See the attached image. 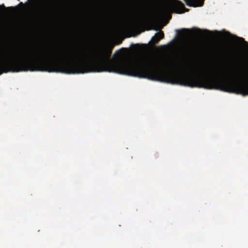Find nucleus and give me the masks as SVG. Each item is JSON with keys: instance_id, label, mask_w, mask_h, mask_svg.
<instances>
[{"instance_id": "nucleus-1", "label": "nucleus", "mask_w": 248, "mask_h": 248, "mask_svg": "<svg viewBox=\"0 0 248 248\" xmlns=\"http://www.w3.org/2000/svg\"><path fill=\"white\" fill-rule=\"evenodd\" d=\"M0 16H42V0H28L8 7L0 5Z\"/></svg>"}, {"instance_id": "nucleus-2", "label": "nucleus", "mask_w": 248, "mask_h": 248, "mask_svg": "<svg viewBox=\"0 0 248 248\" xmlns=\"http://www.w3.org/2000/svg\"><path fill=\"white\" fill-rule=\"evenodd\" d=\"M159 6L162 10L166 12H170L173 6V2L170 0H165L160 3Z\"/></svg>"}, {"instance_id": "nucleus-3", "label": "nucleus", "mask_w": 248, "mask_h": 248, "mask_svg": "<svg viewBox=\"0 0 248 248\" xmlns=\"http://www.w3.org/2000/svg\"><path fill=\"white\" fill-rule=\"evenodd\" d=\"M221 32H224V35H226L229 36H232V37L237 39L240 42L242 43L244 45L246 46L248 48V43L247 41H246L244 40V39L242 37H239L235 35H232L229 31H225V30H223L221 32L217 31H214V33L217 35H220L221 34Z\"/></svg>"}, {"instance_id": "nucleus-4", "label": "nucleus", "mask_w": 248, "mask_h": 248, "mask_svg": "<svg viewBox=\"0 0 248 248\" xmlns=\"http://www.w3.org/2000/svg\"><path fill=\"white\" fill-rule=\"evenodd\" d=\"M204 0H190L191 5L194 7L201 6L203 3Z\"/></svg>"}, {"instance_id": "nucleus-5", "label": "nucleus", "mask_w": 248, "mask_h": 248, "mask_svg": "<svg viewBox=\"0 0 248 248\" xmlns=\"http://www.w3.org/2000/svg\"><path fill=\"white\" fill-rule=\"evenodd\" d=\"M176 31L178 35L185 36L188 33L189 31L188 29H184L182 30H176Z\"/></svg>"}, {"instance_id": "nucleus-6", "label": "nucleus", "mask_w": 248, "mask_h": 248, "mask_svg": "<svg viewBox=\"0 0 248 248\" xmlns=\"http://www.w3.org/2000/svg\"><path fill=\"white\" fill-rule=\"evenodd\" d=\"M126 48H122L121 49H119V50L116 51V53H118V55H122L124 53V51H125Z\"/></svg>"}, {"instance_id": "nucleus-7", "label": "nucleus", "mask_w": 248, "mask_h": 248, "mask_svg": "<svg viewBox=\"0 0 248 248\" xmlns=\"http://www.w3.org/2000/svg\"><path fill=\"white\" fill-rule=\"evenodd\" d=\"M203 32L205 33L206 34H207V35H209V34H211V33H212V32L211 31H209L208 30H205L203 31Z\"/></svg>"}, {"instance_id": "nucleus-8", "label": "nucleus", "mask_w": 248, "mask_h": 248, "mask_svg": "<svg viewBox=\"0 0 248 248\" xmlns=\"http://www.w3.org/2000/svg\"><path fill=\"white\" fill-rule=\"evenodd\" d=\"M237 77H242L243 76H242V74H241V75L239 74V75H237Z\"/></svg>"}, {"instance_id": "nucleus-9", "label": "nucleus", "mask_w": 248, "mask_h": 248, "mask_svg": "<svg viewBox=\"0 0 248 248\" xmlns=\"http://www.w3.org/2000/svg\"><path fill=\"white\" fill-rule=\"evenodd\" d=\"M202 30H199V32H200V33H201V32H202Z\"/></svg>"}, {"instance_id": "nucleus-10", "label": "nucleus", "mask_w": 248, "mask_h": 248, "mask_svg": "<svg viewBox=\"0 0 248 248\" xmlns=\"http://www.w3.org/2000/svg\"><path fill=\"white\" fill-rule=\"evenodd\" d=\"M30 29H31V27L30 26H29V31H30Z\"/></svg>"}, {"instance_id": "nucleus-11", "label": "nucleus", "mask_w": 248, "mask_h": 248, "mask_svg": "<svg viewBox=\"0 0 248 248\" xmlns=\"http://www.w3.org/2000/svg\"><path fill=\"white\" fill-rule=\"evenodd\" d=\"M165 16H167V15H165Z\"/></svg>"}]
</instances>
